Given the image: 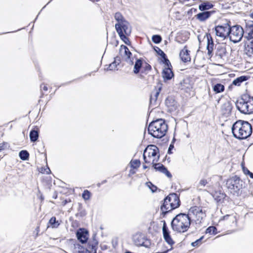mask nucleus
<instances>
[{"label": "nucleus", "mask_w": 253, "mask_h": 253, "mask_svg": "<svg viewBox=\"0 0 253 253\" xmlns=\"http://www.w3.org/2000/svg\"><path fill=\"white\" fill-rule=\"evenodd\" d=\"M206 216V211L201 207L194 206L189 210L188 213H180L172 220L171 226L173 231L184 233L188 230L192 220L196 224L202 222Z\"/></svg>", "instance_id": "1"}, {"label": "nucleus", "mask_w": 253, "mask_h": 253, "mask_svg": "<svg viewBox=\"0 0 253 253\" xmlns=\"http://www.w3.org/2000/svg\"><path fill=\"white\" fill-rule=\"evenodd\" d=\"M232 132L233 136L238 139H245L252 133L251 125L247 121L239 120L232 126Z\"/></svg>", "instance_id": "2"}, {"label": "nucleus", "mask_w": 253, "mask_h": 253, "mask_svg": "<svg viewBox=\"0 0 253 253\" xmlns=\"http://www.w3.org/2000/svg\"><path fill=\"white\" fill-rule=\"evenodd\" d=\"M168 125L165 120L157 119L150 123L148 127L149 134L157 138H161L164 136L168 130Z\"/></svg>", "instance_id": "3"}, {"label": "nucleus", "mask_w": 253, "mask_h": 253, "mask_svg": "<svg viewBox=\"0 0 253 253\" xmlns=\"http://www.w3.org/2000/svg\"><path fill=\"white\" fill-rule=\"evenodd\" d=\"M180 202L179 197L175 193H171L166 197L163 205L161 206L163 216H165L169 212L179 207Z\"/></svg>", "instance_id": "4"}, {"label": "nucleus", "mask_w": 253, "mask_h": 253, "mask_svg": "<svg viewBox=\"0 0 253 253\" xmlns=\"http://www.w3.org/2000/svg\"><path fill=\"white\" fill-rule=\"evenodd\" d=\"M237 109L242 114H250L253 113V97L244 94L236 102Z\"/></svg>", "instance_id": "5"}, {"label": "nucleus", "mask_w": 253, "mask_h": 253, "mask_svg": "<svg viewBox=\"0 0 253 253\" xmlns=\"http://www.w3.org/2000/svg\"><path fill=\"white\" fill-rule=\"evenodd\" d=\"M159 150L155 145H149L144 150L143 157L145 163L155 164L157 163L160 158Z\"/></svg>", "instance_id": "6"}, {"label": "nucleus", "mask_w": 253, "mask_h": 253, "mask_svg": "<svg viewBox=\"0 0 253 253\" xmlns=\"http://www.w3.org/2000/svg\"><path fill=\"white\" fill-rule=\"evenodd\" d=\"M243 182L240 177L235 175L227 179L226 185L231 193L238 196L240 194V190L243 188Z\"/></svg>", "instance_id": "7"}, {"label": "nucleus", "mask_w": 253, "mask_h": 253, "mask_svg": "<svg viewBox=\"0 0 253 253\" xmlns=\"http://www.w3.org/2000/svg\"><path fill=\"white\" fill-rule=\"evenodd\" d=\"M115 19L118 22L115 24L116 31L123 29L126 36H129L131 33V28L129 23L124 18L120 12H117L114 15Z\"/></svg>", "instance_id": "8"}, {"label": "nucleus", "mask_w": 253, "mask_h": 253, "mask_svg": "<svg viewBox=\"0 0 253 253\" xmlns=\"http://www.w3.org/2000/svg\"><path fill=\"white\" fill-rule=\"evenodd\" d=\"M244 30L239 25L230 27V34L229 38L230 40L234 43H237L241 41L244 37Z\"/></svg>", "instance_id": "9"}, {"label": "nucleus", "mask_w": 253, "mask_h": 253, "mask_svg": "<svg viewBox=\"0 0 253 253\" xmlns=\"http://www.w3.org/2000/svg\"><path fill=\"white\" fill-rule=\"evenodd\" d=\"M230 27L228 23L215 26L214 30L216 36L223 38V39L229 37L230 34Z\"/></svg>", "instance_id": "10"}, {"label": "nucleus", "mask_w": 253, "mask_h": 253, "mask_svg": "<svg viewBox=\"0 0 253 253\" xmlns=\"http://www.w3.org/2000/svg\"><path fill=\"white\" fill-rule=\"evenodd\" d=\"M133 241L138 246H143L148 248L150 245L149 240H147L142 234H136L133 237Z\"/></svg>", "instance_id": "11"}, {"label": "nucleus", "mask_w": 253, "mask_h": 253, "mask_svg": "<svg viewBox=\"0 0 253 253\" xmlns=\"http://www.w3.org/2000/svg\"><path fill=\"white\" fill-rule=\"evenodd\" d=\"M163 225L162 227L163 234L165 241L169 245L172 246L174 244V242L172 239L170 235V232L167 227L166 221L164 220Z\"/></svg>", "instance_id": "12"}, {"label": "nucleus", "mask_w": 253, "mask_h": 253, "mask_svg": "<svg viewBox=\"0 0 253 253\" xmlns=\"http://www.w3.org/2000/svg\"><path fill=\"white\" fill-rule=\"evenodd\" d=\"M78 240L82 244L85 243L88 238V232L84 228H80L76 233Z\"/></svg>", "instance_id": "13"}, {"label": "nucleus", "mask_w": 253, "mask_h": 253, "mask_svg": "<svg viewBox=\"0 0 253 253\" xmlns=\"http://www.w3.org/2000/svg\"><path fill=\"white\" fill-rule=\"evenodd\" d=\"M165 105L169 111L175 110L177 107V103L173 97L168 96L165 100Z\"/></svg>", "instance_id": "14"}, {"label": "nucleus", "mask_w": 253, "mask_h": 253, "mask_svg": "<svg viewBox=\"0 0 253 253\" xmlns=\"http://www.w3.org/2000/svg\"><path fill=\"white\" fill-rule=\"evenodd\" d=\"M153 165V167L154 169L156 171H159L167 175V176L169 178H171L172 177L171 174L170 172L168 170L167 168L164 166L163 164L161 163H157L152 164Z\"/></svg>", "instance_id": "15"}, {"label": "nucleus", "mask_w": 253, "mask_h": 253, "mask_svg": "<svg viewBox=\"0 0 253 253\" xmlns=\"http://www.w3.org/2000/svg\"><path fill=\"white\" fill-rule=\"evenodd\" d=\"M214 12V10L204 11L197 14L195 17L199 21L204 22L209 19Z\"/></svg>", "instance_id": "16"}, {"label": "nucleus", "mask_w": 253, "mask_h": 253, "mask_svg": "<svg viewBox=\"0 0 253 253\" xmlns=\"http://www.w3.org/2000/svg\"><path fill=\"white\" fill-rule=\"evenodd\" d=\"M244 34V37L247 40L253 39V21H250L246 24Z\"/></svg>", "instance_id": "17"}, {"label": "nucleus", "mask_w": 253, "mask_h": 253, "mask_svg": "<svg viewBox=\"0 0 253 253\" xmlns=\"http://www.w3.org/2000/svg\"><path fill=\"white\" fill-rule=\"evenodd\" d=\"M95 238L96 234H94L92 241L88 243L87 247L86 248L87 253H96L97 246L98 243Z\"/></svg>", "instance_id": "18"}, {"label": "nucleus", "mask_w": 253, "mask_h": 253, "mask_svg": "<svg viewBox=\"0 0 253 253\" xmlns=\"http://www.w3.org/2000/svg\"><path fill=\"white\" fill-rule=\"evenodd\" d=\"M190 51L187 49V46L185 45L180 51L179 56L181 60L183 62H189L191 60V57L189 54Z\"/></svg>", "instance_id": "19"}, {"label": "nucleus", "mask_w": 253, "mask_h": 253, "mask_svg": "<svg viewBox=\"0 0 253 253\" xmlns=\"http://www.w3.org/2000/svg\"><path fill=\"white\" fill-rule=\"evenodd\" d=\"M232 109V104L229 101H226L221 107V113L223 115L228 117L231 114Z\"/></svg>", "instance_id": "20"}, {"label": "nucleus", "mask_w": 253, "mask_h": 253, "mask_svg": "<svg viewBox=\"0 0 253 253\" xmlns=\"http://www.w3.org/2000/svg\"><path fill=\"white\" fill-rule=\"evenodd\" d=\"M162 77L165 82L171 79L174 77L171 67H165L162 72Z\"/></svg>", "instance_id": "21"}, {"label": "nucleus", "mask_w": 253, "mask_h": 253, "mask_svg": "<svg viewBox=\"0 0 253 253\" xmlns=\"http://www.w3.org/2000/svg\"><path fill=\"white\" fill-rule=\"evenodd\" d=\"M208 54L210 56L211 54L214 47V43L212 38L210 34H207Z\"/></svg>", "instance_id": "22"}, {"label": "nucleus", "mask_w": 253, "mask_h": 253, "mask_svg": "<svg viewBox=\"0 0 253 253\" xmlns=\"http://www.w3.org/2000/svg\"><path fill=\"white\" fill-rule=\"evenodd\" d=\"M226 49L225 46L223 45H218L215 53L216 56L219 59H223L226 55Z\"/></svg>", "instance_id": "23"}, {"label": "nucleus", "mask_w": 253, "mask_h": 253, "mask_svg": "<svg viewBox=\"0 0 253 253\" xmlns=\"http://www.w3.org/2000/svg\"><path fill=\"white\" fill-rule=\"evenodd\" d=\"M124 50V54L126 56V61L127 62H129L130 64H133V61L130 59V56L132 55V53L129 51L127 47L124 45H122L120 48V51L122 52Z\"/></svg>", "instance_id": "24"}, {"label": "nucleus", "mask_w": 253, "mask_h": 253, "mask_svg": "<svg viewBox=\"0 0 253 253\" xmlns=\"http://www.w3.org/2000/svg\"><path fill=\"white\" fill-rule=\"evenodd\" d=\"M214 5L210 1H204L202 2L198 6L199 10L201 11H208V10L212 8Z\"/></svg>", "instance_id": "25"}, {"label": "nucleus", "mask_w": 253, "mask_h": 253, "mask_svg": "<svg viewBox=\"0 0 253 253\" xmlns=\"http://www.w3.org/2000/svg\"><path fill=\"white\" fill-rule=\"evenodd\" d=\"M118 33L120 39L127 45L130 44V42L129 41L128 38L127 37L128 36H126L123 29H121L116 31Z\"/></svg>", "instance_id": "26"}, {"label": "nucleus", "mask_w": 253, "mask_h": 253, "mask_svg": "<svg viewBox=\"0 0 253 253\" xmlns=\"http://www.w3.org/2000/svg\"><path fill=\"white\" fill-rule=\"evenodd\" d=\"M143 59L142 58L137 59L134 66L133 72L134 74H138L142 67Z\"/></svg>", "instance_id": "27"}, {"label": "nucleus", "mask_w": 253, "mask_h": 253, "mask_svg": "<svg viewBox=\"0 0 253 253\" xmlns=\"http://www.w3.org/2000/svg\"><path fill=\"white\" fill-rule=\"evenodd\" d=\"M248 79V77L246 76H242L234 80L233 81L232 84L235 85L239 86L242 83L247 81Z\"/></svg>", "instance_id": "28"}, {"label": "nucleus", "mask_w": 253, "mask_h": 253, "mask_svg": "<svg viewBox=\"0 0 253 253\" xmlns=\"http://www.w3.org/2000/svg\"><path fill=\"white\" fill-rule=\"evenodd\" d=\"M30 138L32 142H36L39 138V131L32 129L30 132Z\"/></svg>", "instance_id": "29"}, {"label": "nucleus", "mask_w": 253, "mask_h": 253, "mask_svg": "<svg viewBox=\"0 0 253 253\" xmlns=\"http://www.w3.org/2000/svg\"><path fill=\"white\" fill-rule=\"evenodd\" d=\"M225 197V194L220 192H215L213 195V197L217 203L221 202L224 199Z\"/></svg>", "instance_id": "30"}, {"label": "nucleus", "mask_w": 253, "mask_h": 253, "mask_svg": "<svg viewBox=\"0 0 253 253\" xmlns=\"http://www.w3.org/2000/svg\"><path fill=\"white\" fill-rule=\"evenodd\" d=\"M213 89L216 93H220L224 90V86L221 84H216L213 86Z\"/></svg>", "instance_id": "31"}, {"label": "nucleus", "mask_w": 253, "mask_h": 253, "mask_svg": "<svg viewBox=\"0 0 253 253\" xmlns=\"http://www.w3.org/2000/svg\"><path fill=\"white\" fill-rule=\"evenodd\" d=\"M20 159L22 160H27L29 157V154L27 150H22L19 153Z\"/></svg>", "instance_id": "32"}, {"label": "nucleus", "mask_w": 253, "mask_h": 253, "mask_svg": "<svg viewBox=\"0 0 253 253\" xmlns=\"http://www.w3.org/2000/svg\"><path fill=\"white\" fill-rule=\"evenodd\" d=\"M49 223L50 224L52 228H57L60 224L58 221L56 220V217L54 216L52 217L50 219Z\"/></svg>", "instance_id": "33"}, {"label": "nucleus", "mask_w": 253, "mask_h": 253, "mask_svg": "<svg viewBox=\"0 0 253 253\" xmlns=\"http://www.w3.org/2000/svg\"><path fill=\"white\" fill-rule=\"evenodd\" d=\"M75 249L78 250V253H87L86 249H84L83 246H81L79 244H74Z\"/></svg>", "instance_id": "34"}, {"label": "nucleus", "mask_w": 253, "mask_h": 253, "mask_svg": "<svg viewBox=\"0 0 253 253\" xmlns=\"http://www.w3.org/2000/svg\"><path fill=\"white\" fill-rule=\"evenodd\" d=\"M140 161L139 160H131L130 162V166L133 169H137L140 166Z\"/></svg>", "instance_id": "35"}, {"label": "nucleus", "mask_w": 253, "mask_h": 253, "mask_svg": "<svg viewBox=\"0 0 253 253\" xmlns=\"http://www.w3.org/2000/svg\"><path fill=\"white\" fill-rule=\"evenodd\" d=\"M222 220H229L230 221L233 222L235 220V216L232 215L226 214L220 218V221Z\"/></svg>", "instance_id": "36"}, {"label": "nucleus", "mask_w": 253, "mask_h": 253, "mask_svg": "<svg viewBox=\"0 0 253 253\" xmlns=\"http://www.w3.org/2000/svg\"><path fill=\"white\" fill-rule=\"evenodd\" d=\"M152 40L155 43L158 44L161 42L162 39L161 36L155 35L152 36Z\"/></svg>", "instance_id": "37"}, {"label": "nucleus", "mask_w": 253, "mask_h": 253, "mask_svg": "<svg viewBox=\"0 0 253 253\" xmlns=\"http://www.w3.org/2000/svg\"><path fill=\"white\" fill-rule=\"evenodd\" d=\"M216 228L214 226L209 227L206 231V233H209L210 234H216Z\"/></svg>", "instance_id": "38"}, {"label": "nucleus", "mask_w": 253, "mask_h": 253, "mask_svg": "<svg viewBox=\"0 0 253 253\" xmlns=\"http://www.w3.org/2000/svg\"><path fill=\"white\" fill-rule=\"evenodd\" d=\"M161 90V88L159 87L158 89H155L153 90L151 93V95L155 98V99H157L158 96L159 95L160 92Z\"/></svg>", "instance_id": "39"}, {"label": "nucleus", "mask_w": 253, "mask_h": 253, "mask_svg": "<svg viewBox=\"0 0 253 253\" xmlns=\"http://www.w3.org/2000/svg\"><path fill=\"white\" fill-rule=\"evenodd\" d=\"M154 49L155 51L156 52V53L161 56V57H165L166 56V54L165 52L159 47L157 46H155L154 47Z\"/></svg>", "instance_id": "40"}, {"label": "nucleus", "mask_w": 253, "mask_h": 253, "mask_svg": "<svg viewBox=\"0 0 253 253\" xmlns=\"http://www.w3.org/2000/svg\"><path fill=\"white\" fill-rule=\"evenodd\" d=\"M90 197V193L87 190H85L82 194V197L85 200H89Z\"/></svg>", "instance_id": "41"}, {"label": "nucleus", "mask_w": 253, "mask_h": 253, "mask_svg": "<svg viewBox=\"0 0 253 253\" xmlns=\"http://www.w3.org/2000/svg\"><path fill=\"white\" fill-rule=\"evenodd\" d=\"M163 58V62L165 65V67H172L168 59L167 55L165 57H162Z\"/></svg>", "instance_id": "42"}, {"label": "nucleus", "mask_w": 253, "mask_h": 253, "mask_svg": "<svg viewBox=\"0 0 253 253\" xmlns=\"http://www.w3.org/2000/svg\"><path fill=\"white\" fill-rule=\"evenodd\" d=\"M203 238H204V237L202 236L200 238H199V239H198L196 241H195V242H192L191 243V245L193 247H195L199 246L201 244V243H202V240L203 239Z\"/></svg>", "instance_id": "43"}, {"label": "nucleus", "mask_w": 253, "mask_h": 253, "mask_svg": "<svg viewBox=\"0 0 253 253\" xmlns=\"http://www.w3.org/2000/svg\"><path fill=\"white\" fill-rule=\"evenodd\" d=\"M86 215V212L84 210L82 209L81 208H79V212L76 214V216L84 217Z\"/></svg>", "instance_id": "44"}, {"label": "nucleus", "mask_w": 253, "mask_h": 253, "mask_svg": "<svg viewBox=\"0 0 253 253\" xmlns=\"http://www.w3.org/2000/svg\"><path fill=\"white\" fill-rule=\"evenodd\" d=\"M157 99H155V98L150 95V105L151 106H156L158 104L157 103Z\"/></svg>", "instance_id": "45"}, {"label": "nucleus", "mask_w": 253, "mask_h": 253, "mask_svg": "<svg viewBox=\"0 0 253 253\" xmlns=\"http://www.w3.org/2000/svg\"><path fill=\"white\" fill-rule=\"evenodd\" d=\"M117 64H116L115 62H113L112 63H111L109 67L107 68V70H113L116 69V68L117 66Z\"/></svg>", "instance_id": "46"}, {"label": "nucleus", "mask_w": 253, "mask_h": 253, "mask_svg": "<svg viewBox=\"0 0 253 253\" xmlns=\"http://www.w3.org/2000/svg\"><path fill=\"white\" fill-rule=\"evenodd\" d=\"M148 186L153 193L156 192L157 189V187L150 182L148 183Z\"/></svg>", "instance_id": "47"}, {"label": "nucleus", "mask_w": 253, "mask_h": 253, "mask_svg": "<svg viewBox=\"0 0 253 253\" xmlns=\"http://www.w3.org/2000/svg\"><path fill=\"white\" fill-rule=\"evenodd\" d=\"M143 70L145 72H149L151 70V66L149 64L145 63V66L143 67Z\"/></svg>", "instance_id": "48"}, {"label": "nucleus", "mask_w": 253, "mask_h": 253, "mask_svg": "<svg viewBox=\"0 0 253 253\" xmlns=\"http://www.w3.org/2000/svg\"><path fill=\"white\" fill-rule=\"evenodd\" d=\"M207 183V180L206 179H201L199 182V185L205 186Z\"/></svg>", "instance_id": "49"}, {"label": "nucleus", "mask_w": 253, "mask_h": 253, "mask_svg": "<svg viewBox=\"0 0 253 253\" xmlns=\"http://www.w3.org/2000/svg\"><path fill=\"white\" fill-rule=\"evenodd\" d=\"M114 62H115L116 64H117V65H119V64L121 62V58L119 56H117L115 58V60L114 61Z\"/></svg>", "instance_id": "50"}, {"label": "nucleus", "mask_w": 253, "mask_h": 253, "mask_svg": "<svg viewBox=\"0 0 253 253\" xmlns=\"http://www.w3.org/2000/svg\"><path fill=\"white\" fill-rule=\"evenodd\" d=\"M174 146L173 145L170 144L169 147L168 153V154H171V150L173 148Z\"/></svg>", "instance_id": "51"}, {"label": "nucleus", "mask_w": 253, "mask_h": 253, "mask_svg": "<svg viewBox=\"0 0 253 253\" xmlns=\"http://www.w3.org/2000/svg\"><path fill=\"white\" fill-rule=\"evenodd\" d=\"M243 170L245 174H248L251 171L247 169L245 167L243 168Z\"/></svg>", "instance_id": "52"}, {"label": "nucleus", "mask_w": 253, "mask_h": 253, "mask_svg": "<svg viewBox=\"0 0 253 253\" xmlns=\"http://www.w3.org/2000/svg\"><path fill=\"white\" fill-rule=\"evenodd\" d=\"M248 46L251 47V48L252 49V52H253V40L250 42V44L248 45Z\"/></svg>", "instance_id": "53"}, {"label": "nucleus", "mask_w": 253, "mask_h": 253, "mask_svg": "<svg viewBox=\"0 0 253 253\" xmlns=\"http://www.w3.org/2000/svg\"><path fill=\"white\" fill-rule=\"evenodd\" d=\"M42 85H41V88L44 91H47V87L44 85L43 86H42Z\"/></svg>", "instance_id": "54"}, {"label": "nucleus", "mask_w": 253, "mask_h": 253, "mask_svg": "<svg viewBox=\"0 0 253 253\" xmlns=\"http://www.w3.org/2000/svg\"><path fill=\"white\" fill-rule=\"evenodd\" d=\"M106 182H107L106 180H103V181H102V182H101V183H98L97 184V186H98V187H100V186L101 184H104V183H106Z\"/></svg>", "instance_id": "55"}, {"label": "nucleus", "mask_w": 253, "mask_h": 253, "mask_svg": "<svg viewBox=\"0 0 253 253\" xmlns=\"http://www.w3.org/2000/svg\"><path fill=\"white\" fill-rule=\"evenodd\" d=\"M4 144H0V151L4 149Z\"/></svg>", "instance_id": "56"}, {"label": "nucleus", "mask_w": 253, "mask_h": 253, "mask_svg": "<svg viewBox=\"0 0 253 253\" xmlns=\"http://www.w3.org/2000/svg\"><path fill=\"white\" fill-rule=\"evenodd\" d=\"M248 175H249L250 177L251 178H253V173L250 172Z\"/></svg>", "instance_id": "57"}, {"label": "nucleus", "mask_w": 253, "mask_h": 253, "mask_svg": "<svg viewBox=\"0 0 253 253\" xmlns=\"http://www.w3.org/2000/svg\"><path fill=\"white\" fill-rule=\"evenodd\" d=\"M46 170V173L48 174L49 173V172L50 171V170L49 169V168H47L46 169H45Z\"/></svg>", "instance_id": "58"}, {"label": "nucleus", "mask_w": 253, "mask_h": 253, "mask_svg": "<svg viewBox=\"0 0 253 253\" xmlns=\"http://www.w3.org/2000/svg\"><path fill=\"white\" fill-rule=\"evenodd\" d=\"M148 168V166H146V165H143V168L144 169H147Z\"/></svg>", "instance_id": "59"}, {"label": "nucleus", "mask_w": 253, "mask_h": 253, "mask_svg": "<svg viewBox=\"0 0 253 253\" xmlns=\"http://www.w3.org/2000/svg\"><path fill=\"white\" fill-rule=\"evenodd\" d=\"M130 173H132V174H134L135 173V171H134L133 170H130Z\"/></svg>", "instance_id": "60"}, {"label": "nucleus", "mask_w": 253, "mask_h": 253, "mask_svg": "<svg viewBox=\"0 0 253 253\" xmlns=\"http://www.w3.org/2000/svg\"><path fill=\"white\" fill-rule=\"evenodd\" d=\"M92 1H98L99 0H90Z\"/></svg>", "instance_id": "61"}, {"label": "nucleus", "mask_w": 253, "mask_h": 253, "mask_svg": "<svg viewBox=\"0 0 253 253\" xmlns=\"http://www.w3.org/2000/svg\"><path fill=\"white\" fill-rule=\"evenodd\" d=\"M125 253H132L130 251H126Z\"/></svg>", "instance_id": "62"}, {"label": "nucleus", "mask_w": 253, "mask_h": 253, "mask_svg": "<svg viewBox=\"0 0 253 253\" xmlns=\"http://www.w3.org/2000/svg\"><path fill=\"white\" fill-rule=\"evenodd\" d=\"M251 16L252 18H253V12L252 13H251Z\"/></svg>", "instance_id": "63"}, {"label": "nucleus", "mask_w": 253, "mask_h": 253, "mask_svg": "<svg viewBox=\"0 0 253 253\" xmlns=\"http://www.w3.org/2000/svg\"><path fill=\"white\" fill-rule=\"evenodd\" d=\"M167 252H158V253H166Z\"/></svg>", "instance_id": "64"}]
</instances>
